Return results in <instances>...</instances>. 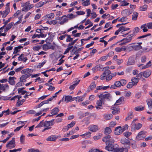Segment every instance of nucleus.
Masks as SVG:
<instances>
[{"label": "nucleus", "instance_id": "1", "mask_svg": "<svg viewBox=\"0 0 152 152\" xmlns=\"http://www.w3.org/2000/svg\"><path fill=\"white\" fill-rule=\"evenodd\" d=\"M140 28L142 29L144 32H147L148 29H152V22L148 23L147 24L142 25L140 26Z\"/></svg>", "mask_w": 152, "mask_h": 152}, {"label": "nucleus", "instance_id": "2", "mask_svg": "<svg viewBox=\"0 0 152 152\" xmlns=\"http://www.w3.org/2000/svg\"><path fill=\"white\" fill-rule=\"evenodd\" d=\"M57 20L60 21L58 22V23L61 25H63L64 23H67L69 20L67 18L66 16V15H64L62 17H58Z\"/></svg>", "mask_w": 152, "mask_h": 152}, {"label": "nucleus", "instance_id": "3", "mask_svg": "<svg viewBox=\"0 0 152 152\" xmlns=\"http://www.w3.org/2000/svg\"><path fill=\"white\" fill-rule=\"evenodd\" d=\"M15 138H12V140L10 141L6 145V147L9 149L14 148L15 146Z\"/></svg>", "mask_w": 152, "mask_h": 152}, {"label": "nucleus", "instance_id": "4", "mask_svg": "<svg viewBox=\"0 0 152 152\" xmlns=\"http://www.w3.org/2000/svg\"><path fill=\"white\" fill-rule=\"evenodd\" d=\"M121 142L122 144L124 145H126L127 146L126 147L127 149L130 148V141L128 139L126 138H122L121 140Z\"/></svg>", "mask_w": 152, "mask_h": 152}, {"label": "nucleus", "instance_id": "5", "mask_svg": "<svg viewBox=\"0 0 152 152\" xmlns=\"http://www.w3.org/2000/svg\"><path fill=\"white\" fill-rule=\"evenodd\" d=\"M54 119L51 120L50 121H46L45 122L44 124V126L46 128H49L48 129H51V127H50L53 125L54 124Z\"/></svg>", "mask_w": 152, "mask_h": 152}, {"label": "nucleus", "instance_id": "6", "mask_svg": "<svg viewBox=\"0 0 152 152\" xmlns=\"http://www.w3.org/2000/svg\"><path fill=\"white\" fill-rule=\"evenodd\" d=\"M111 74V71L108 69H107L105 70L104 72L100 76V79L103 80L105 79L107 77V76H108Z\"/></svg>", "mask_w": 152, "mask_h": 152}, {"label": "nucleus", "instance_id": "7", "mask_svg": "<svg viewBox=\"0 0 152 152\" xmlns=\"http://www.w3.org/2000/svg\"><path fill=\"white\" fill-rule=\"evenodd\" d=\"M111 110H113L112 113L113 115H116L119 112V109L118 105H115V104L113 105L111 108Z\"/></svg>", "mask_w": 152, "mask_h": 152}, {"label": "nucleus", "instance_id": "8", "mask_svg": "<svg viewBox=\"0 0 152 152\" xmlns=\"http://www.w3.org/2000/svg\"><path fill=\"white\" fill-rule=\"evenodd\" d=\"M142 126V125L141 124L138 123V124H134L131 127V131H134L135 130H139Z\"/></svg>", "mask_w": 152, "mask_h": 152}, {"label": "nucleus", "instance_id": "9", "mask_svg": "<svg viewBox=\"0 0 152 152\" xmlns=\"http://www.w3.org/2000/svg\"><path fill=\"white\" fill-rule=\"evenodd\" d=\"M89 130L92 132H95L99 130V128L97 125H94L90 126L88 127Z\"/></svg>", "mask_w": 152, "mask_h": 152}, {"label": "nucleus", "instance_id": "10", "mask_svg": "<svg viewBox=\"0 0 152 152\" xmlns=\"http://www.w3.org/2000/svg\"><path fill=\"white\" fill-rule=\"evenodd\" d=\"M99 97L101 99H107L110 100L111 98V96L110 94L108 93L104 94H101L99 95Z\"/></svg>", "mask_w": 152, "mask_h": 152}, {"label": "nucleus", "instance_id": "11", "mask_svg": "<svg viewBox=\"0 0 152 152\" xmlns=\"http://www.w3.org/2000/svg\"><path fill=\"white\" fill-rule=\"evenodd\" d=\"M132 35H129L126 38L122 40V44H125L131 42L132 39Z\"/></svg>", "mask_w": 152, "mask_h": 152}, {"label": "nucleus", "instance_id": "12", "mask_svg": "<svg viewBox=\"0 0 152 152\" xmlns=\"http://www.w3.org/2000/svg\"><path fill=\"white\" fill-rule=\"evenodd\" d=\"M123 132L122 127L119 126L115 128L114 134L116 135H119L121 134Z\"/></svg>", "mask_w": 152, "mask_h": 152}, {"label": "nucleus", "instance_id": "13", "mask_svg": "<svg viewBox=\"0 0 152 152\" xmlns=\"http://www.w3.org/2000/svg\"><path fill=\"white\" fill-rule=\"evenodd\" d=\"M145 137V134L143 131H141L139 133L136 137V139L137 140H139L144 138Z\"/></svg>", "mask_w": 152, "mask_h": 152}, {"label": "nucleus", "instance_id": "14", "mask_svg": "<svg viewBox=\"0 0 152 152\" xmlns=\"http://www.w3.org/2000/svg\"><path fill=\"white\" fill-rule=\"evenodd\" d=\"M121 83L120 81H117L115 82L114 85H112L110 88L112 89H115L117 87H120L121 86Z\"/></svg>", "mask_w": 152, "mask_h": 152}, {"label": "nucleus", "instance_id": "15", "mask_svg": "<svg viewBox=\"0 0 152 152\" xmlns=\"http://www.w3.org/2000/svg\"><path fill=\"white\" fill-rule=\"evenodd\" d=\"M103 68V66L101 64H98L92 68V70L94 73H95L98 71L100 70Z\"/></svg>", "mask_w": 152, "mask_h": 152}, {"label": "nucleus", "instance_id": "16", "mask_svg": "<svg viewBox=\"0 0 152 152\" xmlns=\"http://www.w3.org/2000/svg\"><path fill=\"white\" fill-rule=\"evenodd\" d=\"M31 75V74H30L23 75L20 77V80L23 82H25L26 81V79L30 76Z\"/></svg>", "mask_w": 152, "mask_h": 152}, {"label": "nucleus", "instance_id": "17", "mask_svg": "<svg viewBox=\"0 0 152 152\" xmlns=\"http://www.w3.org/2000/svg\"><path fill=\"white\" fill-rule=\"evenodd\" d=\"M9 86L8 84H2L0 86V91L5 92L8 90Z\"/></svg>", "mask_w": 152, "mask_h": 152}, {"label": "nucleus", "instance_id": "18", "mask_svg": "<svg viewBox=\"0 0 152 152\" xmlns=\"http://www.w3.org/2000/svg\"><path fill=\"white\" fill-rule=\"evenodd\" d=\"M124 151L127 152L128 151V150L125 148H113V150L112 151V152H123Z\"/></svg>", "mask_w": 152, "mask_h": 152}, {"label": "nucleus", "instance_id": "19", "mask_svg": "<svg viewBox=\"0 0 152 152\" xmlns=\"http://www.w3.org/2000/svg\"><path fill=\"white\" fill-rule=\"evenodd\" d=\"M72 99V97L71 96H63L62 100L64 101L65 102L68 103L71 101Z\"/></svg>", "mask_w": 152, "mask_h": 152}, {"label": "nucleus", "instance_id": "20", "mask_svg": "<svg viewBox=\"0 0 152 152\" xmlns=\"http://www.w3.org/2000/svg\"><path fill=\"white\" fill-rule=\"evenodd\" d=\"M107 146L105 148V149L108 151H111L113 150L114 148V146L112 144L110 143H107Z\"/></svg>", "mask_w": 152, "mask_h": 152}, {"label": "nucleus", "instance_id": "21", "mask_svg": "<svg viewBox=\"0 0 152 152\" xmlns=\"http://www.w3.org/2000/svg\"><path fill=\"white\" fill-rule=\"evenodd\" d=\"M143 76L145 78L148 77L151 75V72L149 70H147L146 71L143 72Z\"/></svg>", "mask_w": 152, "mask_h": 152}, {"label": "nucleus", "instance_id": "22", "mask_svg": "<svg viewBox=\"0 0 152 152\" xmlns=\"http://www.w3.org/2000/svg\"><path fill=\"white\" fill-rule=\"evenodd\" d=\"M57 139V137L55 135H51L48 137L46 139L47 141H54Z\"/></svg>", "mask_w": 152, "mask_h": 152}, {"label": "nucleus", "instance_id": "23", "mask_svg": "<svg viewBox=\"0 0 152 152\" xmlns=\"http://www.w3.org/2000/svg\"><path fill=\"white\" fill-rule=\"evenodd\" d=\"M111 138L110 136V135H108L105 137H104L103 138L102 140L103 142H105L106 145H107V143H110L109 142V141Z\"/></svg>", "mask_w": 152, "mask_h": 152}, {"label": "nucleus", "instance_id": "24", "mask_svg": "<svg viewBox=\"0 0 152 152\" xmlns=\"http://www.w3.org/2000/svg\"><path fill=\"white\" fill-rule=\"evenodd\" d=\"M59 111V109L57 107H55L51 111V113L52 115H54L57 114Z\"/></svg>", "mask_w": 152, "mask_h": 152}, {"label": "nucleus", "instance_id": "25", "mask_svg": "<svg viewBox=\"0 0 152 152\" xmlns=\"http://www.w3.org/2000/svg\"><path fill=\"white\" fill-rule=\"evenodd\" d=\"M16 78L14 77H9V82L11 85H14L15 84V82L14 79H15Z\"/></svg>", "mask_w": 152, "mask_h": 152}, {"label": "nucleus", "instance_id": "26", "mask_svg": "<svg viewBox=\"0 0 152 152\" xmlns=\"http://www.w3.org/2000/svg\"><path fill=\"white\" fill-rule=\"evenodd\" d=\"M138 13L136 12H133L132 15V19L133 20H136L137 18L138 15Z\"/></svg>", "mask_w": 152, "mask_h": 152}, {"label": "nucleus", "instance_id": "27", "mask_svg": "<svg viewBox=\"0 0 152 152\" xmlns=\"http://www.w3.org/2000/svg\"><path fill=\"white\" fill-rule=\"evenodd\" d=\"M75 121H72L70 124H69L67 126L65 127V129L67 131L70 128L72 127L75 124Z\"/></svg>", "mask_w": 152, "mask_h": 152}, {"label": "nucleus", "instance_id": "28", "mask_svg": "<svg viewBox=\"0 0 152 152\" xmlns=\"http://www.w3.org/2000/svg\"><path fill=\"white\" fill-rule=\"evenodd\" d=\"M10 12V10H9L8 9H6L4 11L2 12V13L1 14L2 17L3 18L6 17Z\"/></svg>", "mask_w": 152, "mask_h": 152}, {"label": "nucleus", "instance_id": "29", "mask_svg": "<svg viewBox=\"0 0 152 152\" xmlns=\"http://www.w3.org/2000/svg\"><path fill=\"white\" fill-rule=\"evenodd\" d=\"M135 61L134 58L132 57L129 58L127 64L128 65H132L134 64Z\"/></svg>", "mask_w": 152, "mask_h": 152}, {"label": "nucleus", "instance_id": "30", "mask_svg": "<svg viewBox=\"0 0 152 152\" xmlns=\"http://www.w3.org/2000/svg\"><path fill=\"white\" fill-rule=\"evenodd\" d=\"M86 94L81 96H78L76 97H75V99H77L76 101H78V102H81L84 99V98L86 96Z\"/></svg>", "mask_w": 152, "mask_h": 152}, {"label": "nucleus", "instance_id": "31", "mask_svg": "<svg viewBox=\"0 0 152 152\" xmlns=\"http://www.w3.org/2000/svg\"><path fill=\"white\" fill-rule=\"evenodd\" d=\"M80 80H78L77 81H76V83L73 84V85H71L69 87V89L71 90H73L75 88V87L79 83Z\"/></svg>", "mask_w": 152, "mask_h": 152}, {"label": "nucleus", "instance_id": "32", "mask_svg": "<svg viewBox=\"0 0 152 152\" xmlns=\"http://www.w3.org/2000/svg\"><path fill=\"white\" fill-rule=\"evenodd\" d=\"M42 48L43 50L45 51L50 49V43L43 45H42Z\"/></svg>", "mask_w": 152, "mask_h": 152}, {"label": "nucleus", "instance_id": "33", "mask_svg": "<svg viewBox=\"0 0 152 152\" xmlns=\"http://www.w3.org/2000/svg\"><path fill=\"white\" fill-rule=\"evenodd\" d=\"M23 48V47L21 45H19L18 47H15L14 49V51L13 52L14 54L17 53L20 51V49Z\"/></svg>", "mask_w": 152, "mask_h": 152}, {"label": "nucleus", "instance_id": "34", "mask_svg": "<svg viewBox=\"0 0 152 152\" xmlns=\"http://www.w3.org/2000/svg\"><path fill=\"white\" fill-rule=\"evenodd\" d=\"M112 132L111 129L109 127H106L104 129V134H110Z\"/></svg>", "mask_w": 152, "mask_h": 152}, {"label": "nucleus", "instance_id": "35", "mask_svg": "<svg viewBox=\"0 0 152 152\" xmlns=\"http://www.w3.org/2000/svg\"><path fill=\"white\" fill-rule=\"evenodd\" d=\"M148 5L146 4H144L143 5L140 6L139 9L140 11H145L147 10L148 8Z\"/></svg>", "mask_w": 152, "mask_h": 152}, {"label": "nucleus", "instance_id": "36", "mask_svg": "<svg viewBox=\"0 0 152 152\" xmlns=\"http://www.w3.org/2000/svg\"><path fill=\"white\" fill-rule=\"evenodd\" d=\"M80 136L83 137V138H87L90 137L91 133L89 132H87L81 135Z\"/></svg>", "mask_w": 152, "mask_h": 152}, {"label": "nucleus", "instance_id": "37", "mask_svg": "<svg viewBox=\"0 0 152 152\" xmlns=\"http://www.w3.org/2000/svg\"><path fill=\"white\" fill-rule=\"evenodd\" d=\"M113 116L111 114H106L104 115V118L106 120H110L113 118Z\"/></svg>", "mask_w": 152, "mask_h": 152}, {"label": "nucleus", "instance_id": "38", "mask_svg": "<svg viewBox=\"0 0 152 152\" xmlns=\"http://www.w3.org/2000/svg\"><path fill=\"white\" fill-rule=\"evenodd\" d=\"M28 2H27L25 4L23 7L22 9V11L27 12L29 10L28 8Z\"/></svg>", "mask_w": 152, "mask_h": 152}, {"label": "nucleus", "instance_id": "39", "mask_svg": "<svg viewBox=\"0 0 152 152\" xmlns=\"http://www.w3.org/2000/svg\"><path fill=\"white\" fill-rule=\"evenodd\" d=\"M126 50V48H125V47H117L115 49V50L117 52H120L122 51H125Z\"/></svg>", "mask_w": 152, "mask_h": 152}, {"label": "nucleus", "instance_id": "40", "mask_svg": "<svg viewBox=\"0 0 152 152\" xmlns=\"http://www.w3.org/2000/svg\"><path fill=\"white\" fill-rule=\"evenodd\" d=\"M125 96L128 98L131 96L132 95V93L129 91H125L124 92Z\"/></svg>", "mask_w": 152, "mask_h": 152}, {"label": "nucleus", "instance_id": "41", "mask_svg": "<svg viewBox=\"0 0 152 152\" xmlns=\"http://www.w3.org/2000/svg\"><path fill=\"white\" fill-rule=\"evenodd\" d=\"M124 98L123 96H121L116 101L115 103V105H118L120 104V103L123 101L124 100Z\"/></svg>", "mask_w": 152, "mask_h": 152}, {"label": "nucleus", "instance_id": "42", "mask_svg": "<svg viewBox=\"0 0 152 152\" xmlns=\"http://www.w3.org/2000/svg\"><path fill=\"white\" fill-rule=\"evenodd\" d=\"M144 107L141 105H140L135 107L134 110L137 111H142L144 110Z\"/></svg>", "mask_w": 152, "mask_h": 152}, {"label": "nucleus", "instance_id": "43", "mask_svg": "<svg viewBox=\"0 0 152 152\" xmlns=\"http://www.w3.org/2000/svg\"><path fill=\"white\" fill-rule=\"evenodd\" d=\"M133 112H129L128 114V116L126 118V120L127 121L132 119L133 117Z\"/></svg>", "mask_w": 152, "mask_h": 152}, {"label": "nucleus", "instance_id": "44", "mask_svg": "<svg viewBox=\"0 0 152 152\" xmlns=\"http://www.w3.org/2000/svg\"><path fill=\"white\" fill-rule=\"evenodd\" d=\"M140 28L138 27L135 28L133 30V32L132 34L131 35L132 36H134L136 35V34L139 31Z\"/></svg>", "mask_w": 152, "mask_h": 152}, {"label": "nucleus", "instance_id": "45", "mask_svg": "<svg viewBox=\"0 0 152 152\" xmlns=\"http://www.w3.org/2000/svg\"><path fill=\"white\" fill-rule=\"evenodd\" d=\"M147 104L148 105V108L149 109L151 110L152 109V103L151 99H148L146 101Z\"/></svg>", "mask_w": 152, "mask_h": 152}, {"label": "nucleus", "instance_id": "46", "mask_svg": "<svg viewBox=\"0 0 152 152\" xmlns=\"http://www.w3.org/2000/svg\"><path fill=\"white\" fill-rule=\"evenodd\" d=\"M131 80L135 85H136L138 82V79L135 77H133L132 78Z\"/></svg>", "mask_w": 152, "mask_h": 152}, {"label": "nucleus", "instance_id": "47", "mask_svg": "<svg viewBox=\"0 0 152 152\" xmlns=\"http://www.w3.org/2000/svg\"><path fill=\"white\" fill-rule=\"evenodd\" d=\"M137 66L140 68V69L141 70L145 69L147 68V65H144L143 64H138Z\"/></svg>", "mask_w": 152, "mask_h": 152}, {"label": "nucleus", "instance_id": "48", "mask_svg": "<svg viewBox=\"0 0 152 152\" xmlns=\"http://www.w3.org/2000/svg\"><path fill=\"white\" fill-rule=\"evenodd\" d=\"M120 28L121 31V33L123 34H124V33H123L124 31L129 30V28H126V27L123 26L120 27Z\"/></svg>", "mask_w": 152, "mask_h": 152}, {"label": "nucleus", "instance_id": "49", "mask_svg": "<svg viewBox=\"0 0 152 152\" xmlns=\"http://www.w3.org/2000/svg\"><path fill=\"white\" fill-rule=\"evenodd\" d=\"M90 0H86L82 3V5L84 6H87L90 4Z\"/></svg>", "mask_w": 152, "mask_h": 152}, {"label": "nucleus", "instance_id": "50", "mask_svg": "<svg viewBox=\"0 0 152 152\" xmlns=\"http://www.w3.org/2000/svg\"><path fill=\"white\" fill-rule=\"evenodd\" d=\"M76 16V15H74L72 14L71 13L68 14L66 16V17L68 18H69V19H71L75 18Z\"/></svg>", "mask_w": 152, "mask_h": 152}, {"label": "nucleus", "instance_id": "51", "mask_svg": "<svg viewBox=\"0 0 152 152\" xmlns=\"http://www.w3.org/2000/svg\"><path fill=\"white\" fill-rule=\"evenodd\" d=\"M13 134V133H10V134H9V136L7 137L6 139L0 141V142H2L4 143H5Z\"/></svg>", "mask_w": 152, "mask_h": 152}, {"label": "nucleus", "instance_id": "52", "mask_svg": "<svg viewBox=\"0 0 152 152\" xmlns=\"http://www.w3.org/2000/svg\"><path fill=\"white\" fill-rule=\"evenodd\" d=\"M45 4V2L40 1L36 4V6L37 8L43 6Z\"/></svg>", "mask_w": 152, "mask_h": 152}, {"label": "nucleus", "instance_id": "53", "mask_svg": "<svg viewBox=\"0 0 152 152\" xmlns=\"http://www.w3.org/2000/svg\"><path fill=\"white\" fill-rule=\"evenodd\" d=\"M134 49L136 50H138L142 49V47L140 45H134Z\"/></svg>", "mask_w": 152, "mask_h": 152}, {"label": "nucleus", "instance_id": "54", "mask_svg": "<svg viewBox=\"0 0 152 152\" xmlns=\"http://www.w3.org/2000/svg\"><path fill=\"white\" fill-rule=\"evenodd\" d=\"M129 3L127 2L125 0H124L121 1L120 5L121 6H124L129 5Z\"/></svg>", "mask_w": 152, "mask_h": 152}, {"label": "nucleus", "instance_id": "55", "mask_svg": "<svg viewBox=\"0 0 152 152\" xmlns=\"http://www.w3.org/2000/svg\"><path fill=\"white\" fill-rule=\"evenodd\" d=\"M135 86V85L132 82H129L126 85V87L128 88H130Z\"/></svg>", "mask_w": 152, "mask_h": 152}, {"label": "nucleus", "instance_id": "56", "mask_svg": "<svg viewBox=\"0 0 152 152\" xmlns=\"http://www.w3.org/2000/svg\"><path fill=\"white\" fill-rule=\"evenodd\" d=\"M102 136V134H99L96 136L94 137V139L95 140H97L101 138Z\"/></svg>", "mask_w": 152, "mask_h": 152}, {"label": "nucleus", "instance_id": "57", "mask_svg": "<svg viewBox=\"0 0 152 152\" xmlns=\"http://www.w3.org/2000/svg\"><path fill=\"white\" fill-rule=\"evenodd\" d=\"M43 120L40 121V123L38 124V125L36 126L35 128H40L43 127L44 126Z\"/></svg>", "mask_w": 152, "mask_h": 152}, {"label": "nucleus", "instance_id": "58", "mask_svg": "<svg viewBox=\"0 0 152 152\" xmlns=\"http://www.w3.org/2000/svg\"><path fill=\"white\" fill-rule=\"evenodd\" d=\"M123 134L126 137L128 138L131 135L132 133L129 132H126L124 133Z\"/></svg>", "mask_w": 152, "mask_h": 152}, {"label": "nucleus", "instance_id": "59", "mask_svg": "<svg viewBox=\"0 0 152 152\" xmlns=\"http://www.w3.org/2000/svg\"><path fill=\"white\" fill-rule=\"evenodd\" d=\"M107 56H103L101 57L98 60V61H106L107 58Z\"/></svg>", "mask_w": 152, "mask_h": 152}, {"label": "nucleus", "instance_id": "60", "mask_svg": "<svg viewBox=\"0 0 152 152\" xmlns=\"http://www.w3.org/2000/svg\"><path fill=\"white\" fill-rule=\"evenodd\" d=\"M127 18L126 17H123L122 18L119 19L118 18V21L121 22H124L127 20Z\"/></svg>", "mask_w": 152, "mask_h": 152}, {"label": "nucleus", "instance_id": "61", "mask_svg": "<svg viewBox=\"0 0 152 152\" xmlns=\"http://www.w3.org/2000/svg\"><path fill=\"white\" fill-rule=\"evenodd\" d=\"M66 37H67V38L66 39V42H72L73 39L70 37L71 36L70 35H69L67 34V36Z\"/></svg>", "mask_w": 152, "mask_h": 152}, {"label": "nucleus", "instance_id": "62", "mask_svg": "<svg viewBox=\"0 0 152 152\" xmlns=\"http://www.w3.org/2000/svg\"><path fill=\"white\" fill-rule=\"evenodd\" d=\"M96 84L94 82H92L91 84L90 85L89 88L91 89H92L96 87Z\"/></svg>", "mask_w": 152, "mask_h": 152}, {"label": "nucleus", "instance_id": "63", "mask_svg": "<svg viewBox=\"0 0 152 152\" xmlns=\"http://www.w3.org/2000/svg\"><path fill=\"white\" fill-rule=\"evenodd\" d=\"M120 82L121 84V86H124L127 82L126 80L124 79L121 80Z\"/></svg>", "mask_w": 152, "mask_h": 152}, {"label": "nucleus", "instance_id": "64", "mask_svg": "<svg viewBox=\"0 0 152 152\" xmlns=\"http://www.w3.org/2000/svg\"><path fill=\"white\" fill-rule=\"evenodd\" d=\"M28 152H39V151L37 149L35 150L33 148H31L28 150Z\"/></svg>", "mask_w": 152, "mask_h": 152}]
</instances>
